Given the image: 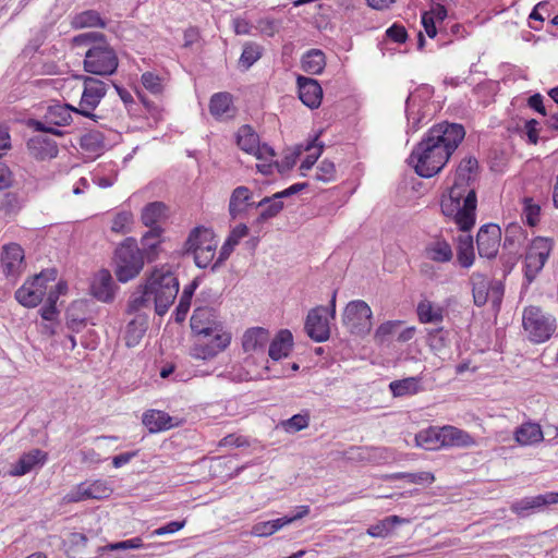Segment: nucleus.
Returning a JSON list of instances; mask_svg holds the SVG:
<instances>
[{
    "mask_svg": "<svg viewBox=\"0 0 558 558\" xmlns=\"http://www.w3.org/2000/svg\"><path fill=\"white\" fill-rule=\"evenodd\" d=\"M179 292V281L174 274L166 269H154L144 284L137 287L128 303L129 314H145L154 306L157 315H165Z\"/></svg>",
    "mask_w": 558,
    "mask_h": 558,
    "instance_id": "nucleus-1",
    "label": "nucleus"
},
{
    "mask_svg": "<svg viewBox=\"0 0 558 558\" xmlns=\"http://www.w3.org/2000/svg\"><path fill=\"white\" fill-rule=\"evenodd\" d=\"M477 205L475 183L453 181L447 196H442L440 207L447 217H453L461 231H469L475 223Z\"/></svg>",
    "mask_w": 558,
    "mask_h": 558,
    "instance_id": "nucleus-2",
    "label": "nucleus"
},
{
    "mask_svg": "<svg viewBox=\"0 0 558 558\" xmlns=\"http://www.w3.org/2000/svg\"><path fill=\"white\" fill-rule=\"evenodd\" d=\"M451 154L442 149L427 137H423L413 148L409 163L413 166L416 174L422 178H432L448 162Z\"/></svg>",
    "mask_w": 558,
    "mask_h": 558,
    "instance_id": "nucleus-3",
    "label": "nucleus"
},
{
    "mask_svg": "<svg viewBox=\"0 0 558 558\" xmlns=\"http://www.w3.org/2000/svg\"><path fill=\"white\" fill-rule=\"evenodd\" d=\"M116 276L120 282L134 279L144 267V254L133 239H126L114 252Z\"/></svg>",
    "mask_w": 558,
    "mask_h": 558,
    "instance_id": "nucleus-4",
    "label": "nucleus"
},
{
    "mask_svg": "<svg viewBox=\"0 0 558 558\" xmlns=\"http://www.w3.org/2000/svg\"><path fill=\"white\" fill-rule=\"evenodd\" d=\"M83 65L87 73L109 76L116 73L119 59L114 48L109 43H99L87 49Z\"/></svg>",
    "mask_w": 558,
    "mask_h": 558,
    "instance_id": "nucleus-5",
    "label": "nucleus"
},
{
    "mask_svg": "<svg viewBox=\"0 0 558 558\" xmlns=\"http://www.w3.org/2000/svg\"><path fill=\"white\" fill-rule=\"evenodd\" d=\"M522 322L530 340L536 343L545 342L556 330V319L535 306L524 310Z\"/></svg>",
    "mask_w": 558,
    "mask_h": 558,
    "instance_id": "nucleus-6",
    "label": "nucleus"
},
{
    "mask_svg": "<svg viewBox=\"0 0 558 558\" xmlns=\"http://www.w3.org/2000/svg\"><path fill=\"white\" fill-rule=\"evenodd\" d=\"M56 280V270L41 271L15 291L16 301L25 307H35L47 293L48 283Z\"/></svg>",
    "mask_w": 558,
    "mask_h": 558,
    "instance_id": "nucleus-7",
    "label": "nucleus"
},
{
    "mask_svg": "<svg viewBox=\"0 0 558 558\" xmlns=\"http://www.w3.org/2000/svg\"><path fill=\"white\" fill-rule=\"evenodd\" d=\"M449 154H453L465 137L462 124L444 121L433 125L424 135Z\"/></svg>",
    "mask_w": 558,
    "mask_h": 558,
    "instance_id": "nucleus-8",
    "label": "nucleus"
},
{
    "mask_svg": "<svg viewBox=\"0 0 558 558\" xmlns=\"http://www.w3.org/2000/svg\"><path fill=\"white\" fill-rule=\"evenodd\" d=\"M336 296L337 291H333L330 300V316L331 318L336 315ZM328 307L317 306L310 311L305 322V330L311 339L316 342H324L328 340L330 335L329 323H328Z\"/></svg>",
    "mask_w": 558,
    "mask_h": 558,
    "instance_id": "nucleus-9",
    "label": "nucleus"
},
{
    "mask_svg": "<svg viewBox=\"0 0 558 558\" xmlns=\"http://www.w3.org/2000/svg\"><path fill=\"white\" fill-rule=\"evenodd\" d=\"M191 329L196 337H211L216 333H229L225 330L216 308L197 306L191 317Z\"/></svg>",
    "mask_w": 558,
    "mask_h": 558,
    "instance_id": "nucleus-10",
    "label": "nucleus"
},
{
    "mask_svg": "<svg viewBox=\"0 0 558 558\" xmlns=\"http://www.w3.org/2000/svg\"><path fill=\"white\" fill-rule=\"evenodd\" d=\"M83 86L80 108L75 110V113L97 121L99 116L93 113V110L96 109L101 99L106 96L107 84L93 76H83Z\"/></svg>",
    "mask_w": 558,
    "mask_h": 558,
    "instance_id": "nucleus-11",
    "label": "nucleus"
},
{
    "mask_svg": "<svg viewBox=\"0 0 558 558\" xmlns=\"http://www.w3.org/2000/svg\"><path fill=\"white\" fill-rule=\"evenodd\" d=\"M372 310L362 300L348 303L344 308L342 322L352 333L364 335L372 329Z\"/></svg>",
    "mask_w": 558,
    "mask_h": 558,
    "instance_id": "nucleus-12",
    "label": "nucleus"
},
{
    "mask_svg": "<svg viewBox=\"0 0 558 558\" xmlns=\"http://www.w3.org/2000/svg\"><path fill=\"white\" fill-rule=\"evenodd\" d=\"M553 241L547 238H536L525 255L524 278L527 284L532 283L543 269L551 252Z\"/></svg>",
    "mask_w": 558,
    "mask_h": 558,
    "instance_id": "nucleus-13",
    "label": "nucleus"
},
{
    "mask_svg": "<svg viewBox=\"0 0 558 558\" xmlns=\"http://www.w3.org/2000/svg\"><path fill=\"white\" fill-rule=\"evenodd\" d=\"M75 110H77V108L65 104H56L49 106L45 114V122L33 121V126L38 132L50 133L60 136L63 133L53 126L69 125L72 121V112H75Z\"/></svg>",
    "mask_w": 558,
    "mask_h": 558,
    "instance_id": "nucleus-14",
    "label": "nucleus"
},
{
    "mask_svg": "<svg viewBox=\"0 0 558 558\" xmlns=\"http://www.w3.org/2000/svg\"><path fill=\"white\" fill-rule=\"evenodd\" d=\"M231 342L230 333H216L211 337H197L190 354L196 360H209L223 351Z\"/></svg>",
    "mask_w": 558,
    "mask_h": 558,
    "instance_id": "nucleus-15",
    "label": "nucleus"
},
{
    "mask_svg": "<svg viewBox=\"0 0 558 558\" xmlns=\"http://www.w3.org/2000/svg\"><path fill=\"white\" fill-rule=\"evenodd\" d=\"M310 512L308 506H299L294 509L291 514L283 515L281 518L257 522L252 526V535L259 537H267L281 530L283 526L304 518Z\"/></svg>",
    "mask_w": 558,
    "mask_h": 558,
    "instance_id": "nucleus-16",
    "label": "nucleus"
},
{
    "mask_svg": "<svg viewBox=\"0 0 558 558\" xmlns=\"http://www.w3.org/2000/svg\"><path fill=\"white\" fill-rule=\"evenodd\" d=\"M501 230L494 223L484 225L480 228L476 236L478 255L485 258H494L500 245Z\"/></svg>",
    "mask_w": 558,
    "mask_h": 558,
    "instance_id": "nucleus-17",
    "label": "nucleus"
},
{
    "mask_svg": "<svg viewBox=\"0 0 558 558\" xmlns=\"http://www.w3.org/2000/svg\"><path fill=\"white\" fill-rule=\"evenodd\" d=\"M558 504V493H546L533 497H525L511 504L510 509L517 515L525 518L544 506Z\"/></svg>",
    "mask_w": 558,
    "mask_h": 558,
    "instance_id": "nucleus-18",
    "label": "nucleus"
},
{
    "mask_svg": "<svg viewBox=\"0 0 558 558\" xmlns=\"http://www.w3.org/2000/svg\"><path fill=\"white\" fill-rule=\"evenodd\" d=\"M24 251L17 243H9L2 247L1 265L7 277L16 278L24 268Z\"/></svg>",
    "mask_w": 558,
    "mask_h": 558,
    "instance_id": "nucleus-19",
    "label": "nucleus"
},
{
    "mask_svg": "<svg viewBox=\"0 0 558 558\" xmlns=\"http://www.w3.org/2000/svg\"><path fill=\"white\" fill-rule=\"evenodd\" d=\"M296 83L300 100L311 109L318 108L323 99V88L318 81L312 77L299 75Z\"/></svg>",
    "mask_w": 558,
    "mask_h": 558,
    "instance_id": "nucleus-20",
    "label": "nucleus"
},
{
    "mask_svg": "<svg viewBox=\"0 0 558 558\" xmlns=\"http://www.w3.org/2000/svg\"><path fill=\"white\" fill-rule=\"evenodd\" d=\"M116 284L109 270L101 269L95 274L90 291L94 298L100 302L109 303L114 298Z\"/></svg>",
    "mask_w": 558,
    "mask_h": 558,
    "instance_id": "nucleus-21",
    "label": "nucleus"
},
{
    "mask_svg": "<svg viewBox=\"0 0 558 558\" xmlns=\"http://www.w3.org/2000/svg\"><path fill=\"white\" fill-rule=\"evenodd\" d=\"M27 148L35 158L40 160L52 159L59 151L57 143L45 133L29 138Z\"/></svg>",
    "mask_w": 558,
    "mask_h": 558,
    "instance_id": "nucleus-22",
    "label": "nucleus"
},
{
    "mask_svg": "<svg viewBox=\"0 0 558 558\" xmlns=\"http://www.w3.org/2000/svg\"><path fill=\"white\" fill-rule=\"evenodd\" d=\"M47 454L40 449H33L23 453L17 462L12 465L9 474L11 476H23L34 470L36 466H41L46 461Z\"/></svg>",
    "mask_w": 558,
    "mask_h": 558,
    "instance_id": "nucleus-23",
    "label": "nucleus"
},
{
    "mask_svg": "<svg viewBox=\"0 0 558 558\" xmlns=\"http://www.w3.org/2000/svg\"><path fill=\"white\" fill-rule=\"evenodd\" d=\"M270 340V333L263 327L247 329L242 337V348L245 352L264 353Z\"/></svg>",
    "mask_w": 558,
    "mask_h": 558,
    "instance_id": "nucleus-24",
    "label": "nucleus"
},
{
    "mask_svg": "<svg viewBox=\"0 0 558 558\" xmlns=\"http://www.w3.org/2000/svg\"><path fill=\"white\" fill-rule=\"evenodd\" d=\"M442 447L469 448L475 445V439L465 430L452 425H445L440 433Z\"/></svg>",
    "mask_w": 558,
    "mask_h": 558,
    "instance_id": "nucleus-25",
    "label": "nucleus"
},
{
    "mask_svg": "<svg viewBox=\"0 0 558 558\" xmlns=\"http://www.w3.org/2000/svg\"><path fill=\"white\" fill-rule=\"evenodd\" d=\"M252 196V191L244 185L238 186L232 191L229 199V214L232 219L241 217L250 206L256 205L250 202Z\"/></svg>",
    "mask_w": 558,
    "mask_h": 558,
    "instance_id": "nucleus-26",
    "label": "nucleus"
},
{
    "mask_svg": "<svg viewBox=\"0 0 558 558\" xmlns=\"http://www.w3.org/2000/svg\"><path fill=\"white\" fill-rule=\"evenodd\" d=\"M446 308L428 299H423L417 303L416 314L422 324H440L444 320Z\"/></svg>",
    "mask_w": 558,
    "mask_h": 558,
    "instance_id": "nucleus-27",
    "label": "nucleus"
},
{
    "mask_svg": "<svg viewBox=\"0 0 558 558\" xmlns=\"http://www.w3.org/2000/svg\"><path fill=\"white\" fill-rule=\"evenodd\" d=\"M293 345V336L290 330L281 329L269 343L268 354L274 361L289 355Z\"/></svg>",
    "mask_w": 558,
    "mask_h": 558,
    "instance_id": "nucleus-28",
    "label": "nucleus"
},
{
    "mask_svg": "<svg viewBox=\"0 0 558 558\" xmlns=\"http://www.w3.org/2000/svg\"><path fill=\"white\" fill-rule=\"evenodd\" d=\"M148 327V316L146 314H137L125 328V343L129 348L140 343Z\"/></svg>",
    "mask_w": 558,
    "mask_h": 558,
    "instance_id": "nucleus-29",
    "label": "nucleus"
},
{
    "mask_svg": "<svg viewBox=\"0 0 558 558\" xmlns=\"http://www.w3.org/2000/svg\"><path fill=\"white\" fill-rule=\"evenodd\" d=\"M143 424L150 433L167 430L174 426L173 417L159 410H149L143 414Z\"/></svg>",
    "mask_w": 558,
    "mask_h": 558,
    "instance_id": "nucleus-30",
    "label": "nucleus"
},
{
    "mask_svg": "<svg viewBox=\"0 0 558 558\" xmlns=\"http://www.w3.org/2000/svg\"><path fill=\"white\" fill-rule=\"evenodd\" d=\"M70 24L74 29L105 28L107 26L106 20L96 10H86L74 14Z\"/></svg>",
    "mask_w": 558,
    "mask_h": 558,
    "instance_id": "nucleus-31",
    "label": "nucleus"
},
{
    "mask_svg": "<svg viewBox=\"0 0 558 558\" xmlns=\"http://www.w3.org/2000/svg\"><path fill=\"white\" fill-rule=\"evenodd\" d=\"M421 380L418 376L393 380L389 384V389L396 398L413 396L423 390Z\"/></svg>",
    "mask_w": 558,
    "mask_h": 558,
    "instance_id": "nucleus-32",
    "label": "nucleus"
},
{
    "mask_svg": "<svg viewBox=\"0 0 558 558\" xmlns=\"http://www.w3.org/2000/svg\"><path fill=\"white\" fill-rule=\"evenodd\" d=\"M425 255L428 259L437 263H448L452 259L451 245L444 239H436L425 247Z\"/></svg>",
    "mask_w": 558,
    "mask_h": 558,
    "instance_id": "nucleus-33",
    "label": "nucleus"
},
{
    "mask_svg": "<svg viewBox=\"0 0 558 558\" xmlns=\"http://www.w3.org/2000/svg\"><path fill=\"white\" fill-rule=\"evenodd\" d=\"M514 438L521 446H531L543 440V432L536 423H524L514 432Z\"/></svg>",
    "mask_w": 558,
    "mask_h": 558,
    "instance_id": "nucleus-34",
    "label": "nucleus"
},
{
    "mask_svg": "<svg viewBox=\"0 0 558 558\" xmlns=\"http://www.w3.org/2000/svg\"><path fill=\"white\" fill-rule=\"evenodd\" d=\"M162 229L160 227H153L142 238L141 243L148 262H153L157 258L159 246L161 244L160 235Z\"/></svg>",
    "mask_w": 558,
    "mask_h": 558,
    "instance_id": "nucleus-35",
    "label": "nucleus"
},
{
    "mask_svg": "<svg viewBox=\"0 0 558 558\" xmlns=\"http://www.w3.org/2000/svg\"><path fill=\"white\" fill-rule=\"evenodd\" d=\"M478 168V161L475 157H464L456 169L454 180H458V182H471L476 184Z\"/></svg>",
    "mask_w": 558,
    "mask_h": 558,
    "instance_id": "nucleus-36",
    "label": "nucleus"
},
{
    "mask_svg": "<svg viewBox=\"0 0 558 558\" xmlns=\"http://www.w3.org/2000/svg\"><path fill=\"white\" fill-rule=\"evenodd\" d=\"M167 218V206L161 202L147 204L142 210V221L150 229L159 227V222Z\"/></svg>",
    "mask_w": 558,
    "mask_h": 558,
    "instance_id": "nucleus-37",
    "label": "nucleus"
},
{
    "mask_svg": "<svg viewBox=\"0 0 558 558\" xmlns=\"http://www.w3.org/2000/svg\"><path fill=\"white\" fill-rule=\"evenodd\" d=\"M457 258L463 268H470L474 264V243L470 234L458 236Z\"/></svg>",
    "mask_w": 558,
    "mask_h": 558,
    "instance_id": "nucleus-38",
    "label": "nucleus"
},
{
    "mask_svg": "<svg viewBox=\"0 0 558 558\" xmlns=\"http://www.w3.org/2000/svg\"><path fill=\"white\" fill-rule=\"evenodd\" d=\"M326 65L325 53L319 49H311L303 54L301 66L304 72L317 75L320 74Z\"/></svg>",
    "mask_w": 558,
    "mask_h": 558,
    "instance_id": "nucleus-39",
    "label": "nucleus"
},
{
    "mask_svg": "<svg viewBox=\"0 0 558 558\" xmlns=\"http://www.w3.org/2000/svg\"><path fill=\"white\" fill-rule=\"evenodd\" d=\"M441 427H428L415 435V444L426 450L442 448L440 438Z\"/></svg>",
    "mask_w": 558,
    "mask_h": 558,
    "instance_id": "nucleus-40",
    "label": "nucleus"
},
{
    "mask_svg": "<svg viewBox=\"0 0 558 558\" xmlns=\"http://www.w3.org/2000/svg\"><path fill=\"white\" fill-rule=\"evenodd\" d=\"M256 208H260L259 216L257 218L258 223H263L271 218H275L283 209L282 201L272 196H266L255 205Z\"/></svg>",
    "mask_w": 558,
    "mask_h": 558,
    "instance_id": "nucleus-41",
    "label": "nucleus"
},
{
    "mask_svg": "<svg viewBox=\"0 0 558 558\" xmlns=\"http://www.w3.org/2000/svg\"><path fill=\"white\" fill-rule=\"evenodd\" d=\"M474 303L477 306L486 304L489 294V282L486 277L480 272H473L470 277Z\"/></svg>",
    "mask_w": 558,
    "mask_h": 558,
    "instance_id": "nucleus-42",
    "label": "nucleus"
},
{
    "mask_svg": "<svg viewBox=\"0 0 558 558\" xmlns=\"http://www.w3.org/2000/svg\"><path fill=\"white\" fill-rule=\"evenodd\" d=\"M232 96L229 93L214 94L209 102V111L216 118L231 116Z\"/></svg>",
    "mask_w": 558,
    "mask_h": 558,
    "instance_id": "nucleus-43",
    "label": "nucleus"
},
{
    "mask_svg": "<svg viewBox=\"0 0 558 558\" xmlns=\"http://www.w3.org/2000/svg\"><path fill=\"white\" fill-rule=\"evenodd\" d=\"M206 244H210V246H217V241L215 240L214 232L210 229L204 227L194 228L185 243L186 247L205 246Z\"/></svg>",
    "mask_w": 558,
    "mask_h": 558,
    "instance_id": "nucleus-44",
    "label": "nucleus"
},
{
    "mask_svg": "<svg viewBox=\"0 0 558 558\" xmlns=\"http://www.w3.org/2000/svg\"><path fill=\"white\" fill-rule=\"evenodd\" d=\"M524 238V231L519 225H509L505 232L504 251L520 252Z\"/></svg>",
    "mask_w": 558,
    "mask_h": 558,
    "instance_id": "nucleus-45",
    "label": "nucleus"
},
{
    "mask_svg": "<svg viewBox=\"0 0 558 558\" xmlns=\"http://www.w3.org/2000/svg\"><path fill=\"white\" fill-rule=\"evenodd\" d=\"M196 287H197V282L194 280L183 289V292L179 300V304L174 311V319L177 323L184 322V319L187 315V312L191 307L192 298H193Z\"/></svg>",
    "mask_w": 558,
    "mask_h": 558,
    "instance_id": "nucleus-46",
    "label": "nucleus"
},
{
    "mask_svg": "<svg viewBox=\"0 0 558 558\" xmlns=\"http://www.w3.org/2000/svg\"><path fill=\"white\" fill-rule=\"evenodd\" d=\"M236 140L239 147L248 154H252L257 148L259 142L258 135L250 125H242L239 129Z\"/></svg>",
    "mask_w": 558,
    "mask_h": 558,
    "instance_id": "nucleus-47",
    "label": "nucleus"
},
{
    "mask_svg": "<svg viewBox=\"0 0 558 558\" xmlns=\"http://www.w3.org/2000/svg\"><path fill=\"white\" fill-rule=\"evenodd\" d=\"M82 149L88 153H99L105 147V137L100 132L90 131L81 137Z\"/></svg>",
    "mask_w": 558,
    "mask_h": 558,
    "instance_id": "nucleus-48",
    "label": "nucleus"
},
{
    "mask_svg": "<svg viewBox=\"0 0 558 558\" xmlns=\"http://www.w3.org/2000/svg\"><path fill=\"white\" fill-rule=\"evenodd\" d=\"M427 341L430 349L439 354L449 345L448 332L442 327L430 329L427 333Z\"/></svg>",
    "mask_w": 558,
    "mask_h": 558,
    "instance_id": "nucleus-49",
    "label": "nucleus"
},
{
    "mask_svg": "<svg viewBox=\"0 0 558 558\" xmlns=\"http://www.w3.org/2000/svg\"><path fill=\"white\" fill-rule=\"evenodd\" d=\"M216 247L217 246H210V244H206L205 246L187 247V251L193 252L194 260L197 267L206 268L215 257Z\"/></svg>",
    "mask_w": 558,
    "mask_h": 558,
    "instance_id": "nucleus-50",
    "label": "nucleus"
},
{
    "mask_svg": "<svg viewBox=\"0 0 558 558\" xmlns=\"http://www.w3.org/2000/svg\"><path fill=\"white\" fill-rule=\"evenodd\" d=\"M87 489L90 499L108 498L113 492L111 484L106 480L87 482Z\"/></svg>",
    "mask_w": 558,
    "mask_h": 558,
    "instance_id": "nucleus-51",
    "label": "nucleus"
},
{
    "mask_svg": "<svg viewBox=\"0 0 558 558\" xmlns=\"http://www.w3.org/2000/svg\"><path fill=\"white\" fill-rule=\"evenodd\" d=\"M310 424V412L294 414L292 417L282 421L281 425L287 433H296L306 428Z\"/></svg>",
    "mask_w": 558,
    "mask_h": 558,
    "instance_id": "nucleus-52",
    "label": "nucleus"
},
{
    "mask_svg": "<svg viewBox=\"0 0 558 558\" xmlns=\"http://www.w3.org/2000/svg\"><path fill=\"white\" fill-rule=\"evenodd\" d=\"M390 480H405L409 483L413 484H430L434 482L435 477L429 472H417V473H409V472H398L388 476Z\"/></svg>",
    "mask_w": 558,
    "mask_h": 558,
    "instance_id": "nucleus-53",
    "label": "nucleus"
},
{
    "mask_svg": "<svg viewBox=\"0 0 558 558\" xmlns=\"http://www.w3.org/2000/svg\"><path fill=\"white\" fill-rule=\"evenodd\" d=\"M416 97L410 95L405 100V113L408 119V128L412 132H416L420 129L422 117L420 112L415 110Z\"/></svg>",
    "mask_w": 558,
    "mask_h": 558,
    "instance_id": "nucleus-54",
    "label": "nucleus"
},
{
    "mask_svg": "<svg viewBox=\"0 0 558 558\" xmlns=\"http://www.w3.org/2000/svg\"><path fill=\"white\" fill-rule=\"evenodd\" d=\"M323 147L324 145L322 143H317V137L306 145L305 150L308 151V155L301 163L300 169L302 171H307L315 165L323 151Z\"/></svg>",
    "mask_w": 558,
    "mask_h": 558,
    "instance_id": "nucleus-55",
    "label": "nucleus"
},
{
    "mask_svg": "<svg viewBox=\"0 0 558 558\" xmlns=\"http://www.w3.org/2000/svg\"><path fill=\"white\" fill-rule=\"evenodd\" d=\"M141 82L146 90L153 95H161L163 92L162 78L154 72H145L141 76Z\"/></svg>",
    "mask_w": 558,
    "mask_h": 558,
    "instance_id": "nucleus-56",
    "label": "nucleus"
},
{
    "mask_svg": "<svg viewBox=\"0 0 558 558\" xmlns=\"http://www.w3.org/2000/svg\"><path fill=\"white\" fill-rule=\"evenodd\" d=\"M539 214H541V207L539 205L535 204L532 198H524L523 201V211L522 217L524 218L525 222L534 227L539 221Z\"/></svg>",
    "mask_w": 558,
    "mask_h": 558,
    "instance_id": "nucleus-57",
    "label": "nucleus"
},
{
    "mask_svg": "<svg viewBox=\"0 0 558 558\" xmlns=\"http://www.w3.org/2000/svg\"><path fill=\"white\" fill-rule=\"evenodd\" d=\"M260 48L256 44H247L244 46L240 57V64L247 70L260 58Z\"/></svg>",
    "mask_w": 558,
    "mask_h": 558,
    "instance_id": "nucleus-58",
    "label": "nucleus"
},
{
    "mask_svg": "<svg viewBox=\"0 0 558 558\" xmlns=\"http://www.w3.org/2000/svg\"><path fill=\"white\" fill-rule=\"evenodd\" d=\"M315 179L325 183L333 181L336 179L335 163L327 159L323 160L317 167Z\"/></svg>",
    "mask_w": 558,
    "mask_h": 558,
    "instance_id": "nucleus-59",
    "label": "nucleus"
},
{
    "mask_svg": "<svg viewBox=\"0 0 558 558\" xmlns=\"http://www.w3.org/2000/svg\"><path fill=\"white\" fill-rule=\"evenodd\" d=\"M132 223V214L129 211H121L116 215L112 220L111 230L116 233L125 234L130 231Z\"/></svg>",
    "mask_w": 558,
    "mask_h": 558,
    "instance_id": "nucleus-60",
    "label": "nucleus"
},
{
    "mask_svg": "<svg viewBox=\"0 0 558 558\" xmlns=\"http://www.w3.org/2000/svg\"><path fill=\"white\" fill-rule=\"evenodd\" d=\"M143 547H144L143 539L141 537H133L130 539L108 544L107 546L102 547V550H110V551L129 550V549H138V548H143Z\"/></svg>",
    "mask_w": 558,
    "mask_h": 558,
    "instance_id": "nucleus-61",
    "label": "nucleus"
},
{
    "mask_svg": "<svg viewBox=\"0 0 558 558\" xmlns=\"http://www.w3.org/2000/svg\"><path fill=\"white\" fill-rule=\"evenodd\" d=\"M73 43L77 46L88 45V44H90V46H92V45H97L99 43L102 44V43H108V41L106 40V36L102 33L88 32V33H83V34L76 35L73 38Z\"/></svg>",
    "mask_w": 558,
    "mask_h": 558,
    "instance_id": "nucleus-62",
    "label": "nucleus"
},
{
    "mask_svg": "<svg viewBox=\"0 0 558 558\" xmlns=\"http://www.w3.org/2000/svg\"><path fill=\"white\" fill-rule=\"evenodd\" d=\"M68 502H80L86 499H90L87 489V482H82L76 485L70 493L64 497Z\"/></svg>",
    "mask_w": 558,
    "mask_h": 558,
    "instance_id": "nucleus-63",
    "label": "nucleus"
},
{
    "mask_svg": "<svg viewBox=\"0 0 558 558\" xmlns=\"http://www.w3.org/2000/svg\"><path fill=\"white\" fill-rule=\"evenodd\" d=\"M386 37L393 43L403 44L408 38V33L403 25L395 23L387 28Z\"/></svg>",
    "mask_w": 558,
    "mask_h": 558,
    "instance_id": "nucleus-64",
    "label": "nucleus"
}]
</instances>
